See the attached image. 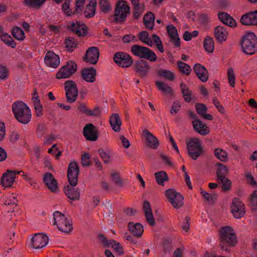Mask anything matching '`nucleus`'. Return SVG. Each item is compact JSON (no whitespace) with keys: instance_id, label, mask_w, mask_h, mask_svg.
Masks as SVG:
<instances>
[{"instance_id":"7ed1b4c3","label":"nucleus","mask_w":257,"mask_h":257,"mask_svg":"<svg viewBox=\"0 0 257 257\" xmlns=\"http://www.w3.org/2000/svg\"><path fill=\"white\" fill-rule=\"evenodd\" d=\"M16 119L23 124L28 123L31 119V111L29 107L21 101L15 102L12 106Z\"/></svg>"},{"instance_id":"4468645a","label":"nucleus","mask_w":257,"mask_h":257,"mask_svg":"<svg viewBox=\"0 0 257 257\" xmlns=\"http://www.w3.org/2000/svg\"><path fill=\"white\" fill-rule=\"evenodd\" d=\"M98 238L103 246L111 247L119 255H122L124 253L122 246L114 239H111L108 240L103 234H99L98 235Z\"/></svg>"},{"instance_id":"423d86ee","label":"nucleus","mask_w":257,"mask_h":257,"mask_svg":"<svg viewBox=\"0 0 257 257\" xmlns=\"http://www.w3.org/2000/svg\"><path fill=\"white\" fill-rule=\"evenodd\" d=\"M131 49L134 55L141 59H146L151 62H155L157 60L155 53L146 47L135 44L131 47Z\"/></svg>"},{"instance_id":"72a5a7b5","label":"nucleus","mask_w":257,"mask_h":257,"mask_svg":"<svg viewBox=\"0 0 257 257\" xmlns=\"http://www.w3.org/2000/svg\"><path fill=\"white\" fill-rule=\"evenodd\" d=\"M143 22L147 28L153 30L155 24L154 14L150 12L147 13L144 16Z\"/></svg>"},{"instance_id":"412c9836","label":"nucleus","mask_w":257,"mask_h":257,"mask_svg":"<svg viewBox=\"0 0 257 257\" xmlns=\"http://www.w3.org/2000/svg\"><path fill=\"white\" fill-rule=\"evenodd\" d=\"M44 62L47 66L55 68L60 64V58L58 55L49 51L45 55Z\"/></svg>"},{"instance_id":"2eb2a0df","label":"nucleus","mask_w":257,"mask_h":257,"mask_svg":"<svg viewBox=\"0 0 257 257\" xmlns=\"http://www.w3.org/2000/svg\"><path fill=\"white\" fill-rule=\"evenodd\" d=\"M231 209L233 216L236 218H240L245 215V206L238 198H234L233 200Z\"/></svg>"},{"instance_id":"bb28decb","label":"nucleus","mask_w":257,"mask_h":257,"mask_svg":"<svg viewBox=\"0 0 257 257\" xmlns=\"http://www.w3.org/2000/svg\"><path fill=\"white\" fill-rule=\"evenodd\" d=\"M228 35L227 30L222 26H218L214 29V36L218 43L226 41Z\"/></svg>"},{"instance_id":"6e6552de","label":"nucleus","mask_w":257,"mask_h":257,"mask_svg":"<svg viewBox=\"0 0 257 257\" xmlns=\"http://www.w3.org/2000/svg\"><path fill=\"white\" fill-rule=\"evenodd\" d=\"M54 225H56L59 230L66 233H69L72 229V223L69 221L64 214L58 211L53 213Z\"/></svg>"},{"instance_id":"e2e57ef3","label":"nucleus","mask_w":257,"mask_h":257,"mask_svg":"<svg viewBox=\"0 0 257 257\" xmlns=\"http://www.w3.org/2000/svg\"><path fill=\"white\" fill-rule=\"evenodd\" d=\"M101 110L99 107H95L93 109H88L86 115L88 116H98L100 114Z\"/></svg>"},{"instance_id":"aec40b11","label":"nucleus","mask_w":257,"mask_h":257,"mask_svg":"<svg viewBox=\"0 0 257 257\" xmlns=\"http://www.w3.org/2000/svg\"><path fill=\"white\" fill-rule=\"evenodd\" d=\"M43 181L51 192L57 193L58 191L57 181L52 174L49 172L46 173L43 176Z\"/></svg>"},{"instance_id":"ddd939ff","label":"nucleus","mask_w":257,"mask_h":257,"mask_svg":"<svg viewBox=\"0 0 257 257\" xmlns=\"http://www.w3.org/2000/svg\"><path fill=\"white\" fill-rule=\"evenodd\" d=\"M113 60L118 66L122 68H128L133 63L132 57L122 52L115 53L113 56Z\"/></svg>"},{"instance_id":"e433bc0d","label":"nucleus","mask_w":257,"mask_h":257,"mask_svg":"<svg viewBox=\"0 0 257 257\" xmlns=\"http://www.w3.org/2000/svg\"><path fill=\"white\" fill-rule=\"evenodd\" d=\"M158 89L165 94L172 95L173 90L172 88L164 82L157 81L155 83Z\"/></svg>"},{"instance_id":"f3484780","label":"nucleus","mask_w":257,"mask_h":257,"mask_svg":"<svg viewBox=\"0 0 257 257\" xmlns=\"http://www.w3.org/2000/svg\"><path fill=\"white\" fill-rule=\"evenodd\" d=\"M99 50L97 47H89L86 52L84 60L91 64H96L99 57Z\"/></svg>"},{"instance_id":"ea45409f","label":"nucleus","mask_w":257,"mask_h":257,"mask_svg":"<svg viewBox=\"0 0 257 257\" xmlns=\"http://www.w3.org/2000/svg\"><path fill=\"white\" fill-rule=\"evenodd\" d=\"M214 156L222 162H227L228 160V153L221 148H216L214 151Z\"/></svg>"},{"instance_id":"052dcab7","label":"nucleus","mask_w":257,"mask_h":257,"mask_svg":"<svg viewBox=\"0 0 257 257\" xmlns=\"http://www.w3.org/2000/svg\"><path fill=\"white\" fill-rule=\"evenodd\" d=\"M81 164L83 166H90V155L88 153H85L82 156Z\"/></svg>"},{"instance_id":"7c9ffc66","label":"nucleus","mask_w":257,"mask_h":257,"mask_svg":"<svg viewBox=\"0 0 257 257\" xmlns=\"http://www.w3.org/2000/svg\"><path fill=\"white\" fill-rule=\"evenodd\" d=\"M109 123L112 129L115 132H119L121 120L118 113H113L109 118Z\"/></svg>"},{"instance_id":"473e14b6","label":"nucleus","mask_w":257,"mask_h":257,"mask_svg":"<svg viewBox=\"0 0 257 257\" xmlns=\"http://www.w3.org/2000/svg\"><path fill=\"white\" fill-rule=\"evenodd\" d=\"M96 0H89V3L86 5L84 14L87 18H91L94 17L95 14Z\"/></svg>"},{"instance_id":"2f4dec72","label":"nucleus","mask_w":257,"mask_h":257,"mask_svg":"<svg viewBox=\"0 0 257 257\" xmlns=\"http://www.w3.org/2000/svg\"><path fill=\"white\" fill-rule=\"evenodd\" d=\"M196 109L197 113L203 118L212 120L213 119V116L210 114L206 113L207 108L206 106L203 103H197L196 104Z\"/></svg>"},{"instance_id":"a211bd4d","label":"nucleus","mask_w":257,"mask_h":257,"mask_svg":"<svg viewBox=\"0 0 257 257\" xmlns=\"http://www.w3.org/2000/svg\"><path fill=\"white\" fill-rule=\"evenodd\" d=\"M83 134L87 140L95 141L98 139L97 130L92 123L86 124L83 128Z\"/></svg>"},{"instance_id":"0e129e2a","label":"nucleus","mask_w":257,"mask_h":257,"mask_svg":"<svg viewBox=\"0 0 257 257\" xmlns=\"http://www.w3.org/2000/svg\"><path fill=\"white\" fill-rule=\"evenodd\" d=\"M17 201L16 199L13 197V199H8L6 200L4 203V204L6 206H10L11 209H14L15 207L17 206Z\"/></svg>"},{"instance_id":"5fc2aeb1","label":"nucleus","mask_w":257,"mask_h":257,"mask_svg":"<svg viewBox=\"0 0 257 257\" xmlns=\"http://www.w3.org/2000/svg\"><path fill=\"white\" fill-rule=\"evenodd\" d=\"M217 181L222 184V188L224 191H226L230 189L231 182L226 177L218 179Z\"/></svg>"},{"instance_id":"de8ad7c7","label":"nucleus","mask_w":257,"mask_h":257,"mask_svg":"<svg viewBox=\"0 0 257 257\" xmlns=\"http://www.w3.org/2000/svg\"><path fill=\"white\" fill-rule=\"evenodd\" d=\"M140 40L149 46H152L153 41L149 37V33L147 31H142L138 34Z\"/></svg>"},{"instance_id":"9b49d317","label":"nucleus","mask_w":257,"mask_h":257,"mask_svg":"<svg viewBox=\"0 0 257 257\" xmlns=\"http://www.w3.org/2000/svg\"><path fill=\"white\" fill-rule=\"evenodd\" d=\"M65 95L67 101L72 103L75 102L78 97V89L77 85L73 80H67L64 84Z\"/></svg>"},{"instance_id":"603ef678","label":"nucleus","mask_w":257,"mask_h":257,"mask_svg":"<svg viewBox=\"0 0 257 257\" xmlns=\"http://www.w3.org/2000/svg\"><path fill=\"white\" fill-rule=\"evenodd\" d=\"M99 5L100 10L103 13H107L111 9V7L108 0H99Z\"/></svg>"},{"instance_id":"f8f14e48","label":"nucleus","mask_w":257,"mask_h":257,"mask_svg":"<svg viewBox=\"0 0 257 257\" xmlns=\"http://www.w3.org/2000/svg\"><path fill=\"white\" fill-rule=\"evenodd\" d=\"M134 68L135 71L141 78L147 77L151 69V67L149 63L143 59L136 61L134 65Z\"/></svg>"},{"instance_id":"0eeeda50","label":"nucleus","mask_w":257,"mask_h":257,"mask_svg":"<svg viewBox=\"0 0 257 257\" xmlns=\"http://www.w3.org/2000/svg\"><path fill=\"white\" fill-rule=\"evenodd\" d=\"M186 146L189 156L194 160H196L203 152L201 141L196 138L189 139Z\"/></svg>"},{"instance_id":"4c0bfd02","label":"nucleus","mask_w":257,"mask_h":257,"mask_svg":"<svg viewBox=\"0 0 257 257\" xmlns=\"http://www.w3.org/2000/svg\"><path fill=\"white\" fill-rule=\"evenodd\" d=\"M217 166L218 167L216 171L217 180L226 177L228 173L227 166L220 163H218Z\"/></svg>"},{"instance_id":"bf43d9fd","label":"nucleus","mask_w":257,"mask_h":257,"mask_svg":"<svg viewBox=\"0 0 257 257\" xmlns=\"http://www.w3.org/2000/svg\"><path fill=\"white\" fill-rule=\"evenodd\" d=\"M85 0H76L75 10L76 13H80L82 12Z\"/></svg>"},{"instance_id":"9d476101","label":"nucleus","mask_w":257,"mask_h":257,"mask_svg":"<svg viewBox=\"0 0 257 257\" xmlns=\"http://www.w3.org/2000/svg\"><path fill=\"white\" fill-rule=\"evenodd\" d=\"M77 69V65L75 62L69 61L60 69L56 77L58 79L69 78L76 72Z\"/></svg>"},{"instance_id":"c85d7f7f","label":"nucleus","mask_w":257,"mask_h":257,"mask_svg":"<svg viewBox=\"0 0 257 257\" xmlns=\"http://www.w3.org/2000/svg\"><path fill=\"white\" fill-rule=\"evenodd\" d=\"M192 124L194 130L198 134L203 136L209 134V130L207 125L199 119L193 120Z\"/></svg>"},{"instance_id":"680f3d73","label":"nucleus","mask_w":257,"mask_h":257,"mask_svg":"<svg viewBox=\"0 0 257 257\" xmlns=\"http://www.w3.org/2000/svg\"><path fill=\"white\" fill-rule=\"evenodd\" d=\"M213 102L215 106L221 114H224L225 113V109L224 107L218 100L216 97L213 99Z\"/></svg>"},{"instance_id":"a18cd8bd","label":"nucleus","mask_w":257,"mask_h":257,"mask_svg":"<svg viewBox=\"0 0 257 257\" xmlns=\"http://www.w3.org/2000/svg\"><path fill=\"white\" fill-rule=\"evenodd\" d=\"M12 35L15 39L23 41L25 38V35L24 31L20 28L15 26L12 30Z\"/></svg>"},{"instance_id":"39448f33","label":"nucleus","mask_w":257,"mask_h":257,"mask_svg":"<svg viewBox=\"0 0 257 257\" xmlns=\"http://www.w3.org/2000/svg\"><path fill=\"white\" fill-rule=\"evenodd\" d=\"M130 14V7L127 3L124 0L118 1L116 4L114 14L112 16L113 21L116 24H122L124 23Z\"/></svg>"},{"instance_id":"dca6fc26","label":"nucleus","mask_w":257,"mask_h":257,"mask_svg":"<svg viewBox=\"0 0 257 257\" xmlns=\"http://www.w3.org/2000/svg\"><path fill=\"white\" fill-rule=\"evenodd\" d=\"M69 29L78 36H84L87 33V26L81 21L69 23Z\"/></svg>"},{"instance_id":"4d7b16f0","label":"nucleus","mask_w":257,"mask_h":257,"mask_svg":"<svg viewBox=\"0 0 257 257\" xmlns=\"http://www.w3.org/2000/svg\"><path fill=\"white\" fill-rule=\"evenodd\" d=\"M98 152L103 162L105 164L109 163L110 158L109 153L104 151L102 149H99Z\"/></svg>"},{"instance_id":"3c124183","label":"nucleus","mask_w":257,"mask_h":257,"mask_svg":"<svg viewBox=\"0 0 257 257\" xmlns=\"http://www.w3.org/2000/svg\"><path fill=\"white\" fill-rule=\"evenodd\" d=\"M144 12V6L142 5V6L133 7V11L132 12L133 17L135 19H138L140 18L143 12Z\"/></svg>"},{"instance_id":"1a4fd4ad","label":"nucleus","mask_w":257,"mask_h":257,"mask_svg":"<svg viewBox=\"0 0 257 257\" xmlns=\"http://www.w3.org/2000/svg\"><path fill=\"white\" fill-rule=\"evenodd\" d=\"M165 195L169 202L175 209H179L184 204V197L174 189H168L165 191Z\"/></svg>"},{"instance_id":"f704fd0d","label":"nucleus","mask_w":257,"mask_h":257,"mask_svg":"<svg viewBox=\"0 0 257 257\" xmlns=\"http://www.w3.org/2000/svg\"><path fill=\"white\" fill-rule=\"evenodd\" d=\"M15 181V178L13 177L12 175L7 171L6 172L3 174L1 178V184L4 187H11Z\"/></svg>"},{"instance_id":"09e8293b","label":"nucleus","mask_w":257,"mask_h":257,"mask_svg":"<svg viewBox=\"0 0 257 257\" xmlns=\"http://www.w3.org/2000/svg\"><path fill=\"white\" fill-rule=\"evenodd\" d=\"M158 75L170 81H173L175 79L174 74L169 70L160 69L158 71Z\"/></svg>"},{"instance_id":"c9c22d12","label":"nucleus","mask_w":257,"mask_h":257,"mask_svg":"<svg viewBox=\"0 0 257 257\" xmlns=\"http://www.w3.org/2000/svg\"><path fill=\"white\" fill-rule=\"evenodd\" d=\"M46 1V0H24L23 3L26 6L30 8L39 10Z\"/></svg>"},{"instance_id":"338daca9","label":"nucleus","mask_w":257,"mask_h":257,"mask_svg":"<svg viewBox=\"0 0 257 257\" xmlns=\"http://www.w3.org/2000/svg\"><path fill=\"white\" fill-rule=\"evenodd\" d=\"M250 204L252 206H257V190H254L250 196Z\"/></svg>"},{"instance_id":"c03bdc74","label":"nucleus","mask_w":257,"mask_h":257,"mask_svg":"<svg viewBox=\"0 0 257 257\" xmlns=\"http://www.w3.org/2000/svg\"><path fill=\"white\" fill-rule=\"evenodd\" d=\"M203 44L204 49L207 52L209 53L213 52L214 48V45L212 38L209 36L206 37L204 39Z\"/></svg>"},{"instance_id":"a878e982","label":"nucleus","mask_w":257,"mask_h":257,"mask_svg":"<svg viewBox=\"0 0 257 257\" xmlns=\"http://www.w3.org/2000/svg\"><path fill=\"white\" fill-rule=\"evenodd\" d=\"M167 30L171 40L173 42L174 46L179 48L180 47V39L176 28L172 25H170L167 27Z\"/></svg>"},{"instance_id":"79ce46f5","label":"nucleus","mask_w":257,"mask_h":257,"mask_svg":"<svg viewBox=\"0 0 257 257\" xmlns=\"http://www.w3.org/2000/svg\"><path fill=\"white\" fill-rule=\"evenodd\" d=\"M157 183L161 186H163L164 182L169 180V177L166 172L162 171L156 172L155 174Z\"/></svg>"},{"instance_id":"49530a36","label":"nucleus","mask_w":257,"mask_h":257,"mask_svg":"<svg viewBox=\"0 0 257 257\" xmlns=\"http://www.w3.org/2000/svg\"><path fill=\"white\" fill-rule=\"evenodd\" d=\"M177 65L179 70L182 73L186 75H189L190 74L192 69L191 67L187 63L181 61H178L177 62Z\"/></svg>"},{"instance_id":"58836bf2","label":"nucleus","mask_w":257,"mask_h":257,"mask_svg":"<svg viewBox=\"0 0 257 257\" xmlns=\"http://www.w3.org/2000/svg\"><path fill=\"white\" fill-rule=\"evenodd\" d=\"M180 88L185 101L187 102H190L192 99V91L190 90L187 85L183 83H181Z\"/></svg>"},{"instance_id":"f257e3e1","label":"nucleus","mask_w":257,"mask_h":257,"mask_svg":"<svg viewBox=\"0 0 257 257\" xmlns=\"http://www.w3.org/2000/svg\"><path fill=\"white\" fill-rule=\"evenodd\" d=\"M79 168L77 163L71 162L69 163L67 170V178L69 185L64 188V192L67 197L71 201L79 200L80 197V190L75 187L78 183V176Z\"/></svg>"},{"instance_id":"cd10ccee","label":"nucleus","mask_w":257,"mask_h":257,"mask_svg":"<svg viewBox=\"0 0 257 257\" xmlns=\"http://www.w3.org/2000/svg\"><path fill=\"white\" fill-rule=\"evenodd\" d=\"M218 17L220 21L228 26L235 27L237 25L235 20L225 12L219 13Z\"/></svg>"},{"instance_id":"20e7f679","label":"nucleus","mask_w":257,"mask_h":257,"mask_svg":"<svg viewBox=\"0 0 257 257\" xmlns=\"http://www.w3.org/2000/svg\"><path fill=\"white\" fill-rule=\"evenodd\" d=\"M242 51L248 55L257 53V37L253 32L246 33L240 42Z\"/></svg>"},{"instance_id":"4be33fe9","label":"nucleus","mask_w":257,"mask_h":257,"mask_svg":"<svg viewBox=\"0 0 257 257\" xmlns=\"http://www.w3.org/2000/svg\"><path fill=\"white\" fill-rule=\"evenodd\" d=\"M96 70L92 67L85 68L81 71L82 78L87 82H94L96 80Z\"/></svg>"},{"instance_id":"13d9d810","label":"nucleus","mask_w":257,"mask_h":257,"mask_svg":"<svg viewBox=\"0 0 257 257\" xmlns=\"http://www.w3.org/2000/svg\"><path fill=\"white\" fill-rule=\"evenodd\" d=\"M9 76V71L6 66L0 65V80H5Z\"/></svg>"},{"instance_id":"5701e85b","label":"nucleus","mask_w":257,"mask_h":257,"mask_svg":"<svg viewBox=\"0 0 257 257\" xmlns=\"http://www.w3.org/2000/svg\"><path fill=\"white\" fill-rule=\"evenodd\" d=\"M193 70L198 78L203 82H205L208 79V73L206 68L199 63H196L193 67Z\"/></svg>"},{"instance_id":"b1692460","label":"nucleus","mask_w":257,"mask_h":257,"mask_svg":"<svg viewBox=\"0 0 257 257\" xmlns=\"http://www.w3.org/2000/svg\"><path fill=\"white\" fill-rule=\"evenodd\" d=\"M145 216L147 222L152 226H155L156 222L152 213L150 203L148 201H145L143 205Z\"/></svg>"},{"instance_id":"f03ea898","label":"nucleus","mask_w":257,"mask_h":257,"mask_svg":"<svg viewBox=\"0 0 257 257\" xmlns=\"http://www.w3.org/2000/svg\"><path fill=\"white\" fill-rule=\"evenodd\" d=\"M220 246L222 250L228 251V247L234 246L237 243L234 230L229 226L221 227L219 230Z\"/></svg>"},{"instance_id":"393cba45","label":"nucleus","mask_w":257,"mask_h":257,"mask_svg":"<svg viewBox=\"0 0 257 257\" xmlns=\"http://www.w3.org/2000/svg\"><path fill=\"white\" fill-rule=\"evenodd\" d=\"M143 134L150 148L153 149H156L158 148L159 145V141L151 132L148 130H145L143 131Z\"/></svg>"},{"instance_id":"8fccbe9b","label":"nucleus","mask_w":257,"mask_h":257,"mask_svg":"<svg viewBox=\"0 0 257 257\" xmlns=\"http://www.w3.org/2000/svg\"><path fill=\"white\" fill-rule=\"evenodd\" d=\"M65 43L66 47L70 51H72L74 48H76L77 46V42L73 37H68L65 39Z\"/></svg>"},{"instance_id":"6e6d98bb","label":"nucleus","mask_w":257,"mask_h":257,"mask_svg":"<svg viewBox=\"0 0 257 257\" xmlns=\"http://www.w3.org/2000/svg\"><path fill=\"white\" fill-rule=\"evenodd\" d=\"M227 77L228 79V83L232 87H234L235 85V74L232 68L230 67L227 71Z\"/></svg>"},{"instance_id":"a19ab883","label":"nucleus","mask_w":257,"mask_h":257,"mask_svg":"<svg viewBox=\"0 0 257 257\" xmlns=\"http://www.w3.org/2000/svg\"><path fill=\"white\" fill-rule=\"evenodd\" d=\"M252 12H248L241 17L240 22L243 25H254V21Z\"/></svg>"},{"instance_id":"37998d69","label":"nucleus","mask_w":257,"mask_h":257,"mask_svg":"<svg viewBox=\"0 0 257 257\" xmlns=\"http://www.w3.org/2000/svg\"><path fill=\"white\" fill-rule=\"evenodd\" d=\"M1 40L3 41L8 46L14 48L16 46L13 38L7 33H2L0 35Z\"/></svg>"},{"instance_id":"69168bd1","label":"nucleus","mask_w":257,"mask_h":257,"mask_svg":"<svg viewBox=\"0 0 257 257\" xmlns=\"http://www.w3.org/2000/svg\"><path fill=\"white\" fill-rule=\"evenodd\" d=\"M46 127L43 124H39L37 129V135L39 138H42L45 133Z\"/></svg>"},{"instance_id":"864d4df0","label":"nucleus","mask_w":257,"mask_h":257,"mask_svg":"<svg viewBox=\"0 0 257 257\" xmlns=\"http://www.w3.org/2000/svg\"><path fill=\"white\" fill-rule=\"evenodd\" d=\"M71 0H65V2L62 6V10L67 16H71L73 15L75 12H73L71 9L70 8V4Z\"/></svg>"},{"instance_id":"774afa93","label":"nucleus","mask_w":257,"mask_h":257,"mask_svg":"<svg viewBox=\"0 0 257 257\" xmlns=\"http://www.w3.org/2000/svg\"><path fill=\"white\" fill-rule=\"evenodd\" d=\"M180 107L181 105L179 102H174L170 110L171 114L172 115H173L174 114H176L179 111Z\"/></svg>"},{"instance_id":"6ab92c4d","label":"nucleus","mask_w":257,"mask_h":257,"mask_svg":"<svg viewBox=\"0 0 257 257\" xmlns=\"http://www.w3.org/2000/svg\"><path fill=\"white\" fill-rule=\"evenodd\" d=\"M48 240L47 235L43 233H37L31 239L32 245L36 249L41 248L46 246Z\"/></svg>"},{"instance_id":"c756f323","label":"nucleus","mask_w":257,"mask_h":257,"mask_svg":"<svg viewBox=\"0 0 257 257\" xmlns=\"http://www.w3.org/2000/svg\"><path fill=\"white\" fill-rule=\"evenodd\" d=\"M127 227L129 231L135 236L140 237L143 233V226L140 223H134L133 222H130L128 224Z\"/></svg>"}]
</instances>
